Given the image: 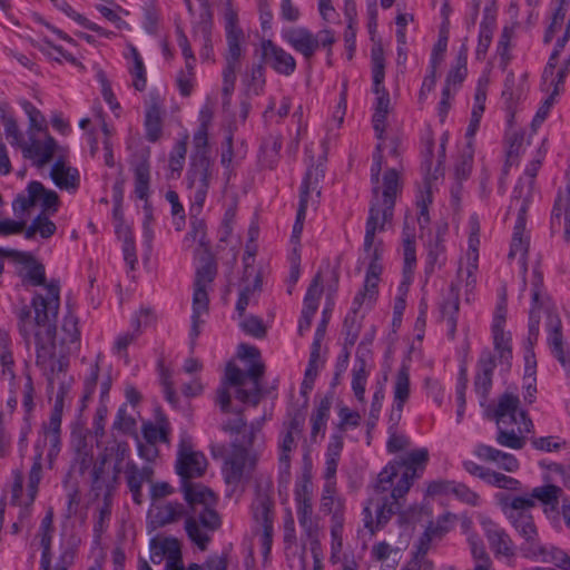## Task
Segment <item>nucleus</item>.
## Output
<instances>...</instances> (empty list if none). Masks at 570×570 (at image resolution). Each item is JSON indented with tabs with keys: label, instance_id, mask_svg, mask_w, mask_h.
<instances>
[{
	"label": "nucleus",
	"instance_id": "obj_1",
	"mask_svg": "<svg viewBox=\"0 0 570 570\" xmlns=\"http://www.w3.org/2000/svg\"><path fill=\"white\" fill-rule=\"evenodd\" d=\"M180 488L189 508L184 529L188 539L199 550L205 551L212 540L210 533L222 525L220 517L215 510L217 498L209 488L199 483L185 482Z\"/></svg>",
	"mask_w": 570,
	"mask_h": 570
},
{
	"label": "nucleus",
	"instance_id": "obj_2",
	"mask_svg": "<svg viewBox=\"0 0 570 570\" xmlns=\"http://www.w3.org/2000/svg\"><path fill=\"white\" fill-rule=\"evenodd\" d=\"M237 354L240 360L249 361V366L246 371H243L234 363L229 362L226 365L223 384L237 387L235 396L240 402L257 406L263 396L261 380L265 373V365L261 360V352L255 346L240 344Z\"/></svg>",
	"mask_w": 570,
	"mask_h": 570
},
{
	"label": "nucleus",
	"instance_id": "obj_3",
	"mask_svg": "<svg viewBox=\"0 0 570 570\" xmlns=\"http://www.w3.org/2000/svg\"><path fill=\"white\" fill-rule=\"evenodd\" d=\"M399 188V174L395 169H389L383 176V190L380 186L372 188L368 217L365 225L364 250L373 252L380 248L381 242L374 243L375 234L384 232L394 216L395 198Z\"/></svg>",
	"mask_w": 570,
	"mask_h": 570
},
{
	"label": "nucleus",
	"instance_id": "obj_4",
	"mask_svg": "<svg viewBox=\"0 0 570 570\" xmlns=\"http://www.w3.org/2000/svg\"><path fill=\"white\" fill-rule=\"evenodd\" d=\"M46 295L35 293L31 307L35 311V324L43 328L46 336L51 340L57 332V317L60 307V282L51 278L46 285Z\"/></svg>",
	"mask_w": 570,
	"mask_h": 570
},
{
	"label": "nucleus",
	"instance_id": "obj_5",
	"mask_svg": "<svg viewBox=\"0 0 570 570\" xmlns=\"http://www.w3.org/2000/svg\"><path fill=\"white\" fill-rule=\"evenodd\" d=\"M213 173L214 161L210 156H190L189 167L186 173V184L193 191V212L198 213L203 210Z\"/></svg>",
	"mask_w": 570,
	"mask_h": 570
},
{
	"label": "nucleus",
	"instance_id": "obj_6",
	"mask_svg": "<svg viewBox=\"0 0 570 570\" xmlns=\"http://www.w3.org/2000/svg\"><path fill=\"white\" fill-rule=\"evenodd\" d=\"M519 550L522 558L532 562L551 563L563 570H570V556L561 548L542 542L539 532L523 538Z\"/></svg>",
	"mask_w": 570,
	"mask_h": 570
},
{
	"label": "nucleus",
	"instance_id": "obj_7",
	"mask_svg": "<svg viewBox=\"0 0 570 570\" xmlns=\"http://www.w3.org/2000/svg\"><path fill=\"white\" fill-rule=\"evenodd\" d=\"M535 502L523 497H507L501 508L517 534L523 539L539 532L531 510Z\"/></svg>",
	"mask_w": 570,
	"mask_h": 570
},
{
	"label": "nucleus",
	"instance_id": "obj_8",
	"mask_svg": "<svg viewBox=\"0 0 570 570\" xmlns=\"http://www.w3.org/2000/svg\"><path fill=\"white\" fill-rule=\"evenodd\" d=\"M207 468V459L200 452L194 450L191 438L181 435L178 448L175 470L180 476V483L190 482L191 479L204 475Z\"/></svg>",
	"mask_w": 570,
	"mask_h": 570
},
{
	"label": "nucleus",
	"instance_id": "obj_9",
	"mask_svg": "<svg viewBox=\"0 0 570 570\" xmlns=\"http://www.w3.org/2000/svg\"><path fill=\"white\" fill-rule=\"evenodd\" d=\"M224 30L227 46L224 60L242 63V58L246 52V38L239 27L238 11L234 7L233 0H226L225 2Z\"/></svg>",
	"mask_w": 570,
	"mask_h": 570
},
{
	"label": "nucleus",
	"instance_id": "obj_10",
	"mask_svg": "<svg viewBox=\"0 0 570 570\" xmlns=\"http://www.w3.org/2000/svg\"><path fill=\"white\" fill-rule=\"evenodd\" d=\"M325 177V166L323 163L316 165L312 164L308 166L299 188V202L296 213V220L293 226V237H299L303 230V223L306 217V210L308 207L312 194L315 193L316 198L321 197V181Z\"/></svg>",
	"mask_w": 570,
	"mask_h": 570
},
{
	"label": "nucleus",
	"instance_id": "obj_11",
	"mask_svg": "<svg viewBox=\"0 0 570 570\" xmlns=\"http://www.w3.org/2000/svg\"><path fill=\"white\" fill-rule=\"evenodd\" d=\"M428 462L429 451L421 448L409 452L400 463L395 464L402 465L404 471L392 491L393 499L400 500L409 492L413 482L423 475Z\"/></svg>",
	"mask_w": 570,
	"mask_h": 570
},
{
	"label": "nucleus",
	"instance_id": "obj_12",
	"mask_svg": "<svg viewBox=\"0 0 570 570\" xmlns=\"http://www.w3.org/2000/svg\"><path fill=\"white\" fill-rule=\"evenodd\" d=\"M8 254V258H12L16 264L20 265L17 269V275L21 279L23 286H43L46 288V285L48 284L46 278V267L40 261L29 252L11 249Z\"/></svg>",
	"mask_w": 570,
	"mask_h": 570
},
{
	"label": "nucleus",
	"instance_id": "obj_13",
	"mask_svg": "<svg viewBox=\"0 0 570 570\" xmlns=\"http://www.w3.org/2000/svg\"><path fill=\"white\" fill-rule=\"evenodd\" d=\"M368 254L371 261L366 269L363 288L355 295L352 302V306H354L355 309H360L364 303L372 306L379 296L380 275L383 271L380 263L381 249L374 247L373 252Z\"/></svg>",
	"mask_w": 570,
	"mask_h": 570
},
{
	"label": "nucleus",
	"instance_id": "obj_14",
	"mask_svg": "<svg viewBox=\"0 0 570 570\" xmlns=\"http://www.w3.org/2000/svg\"><path fill=\"white\" fill-rule=\"evenodd\" d=\"M548 333L547 344L552 356L560 363L567 374L570 375V344L563 338L562 323L554 313H549L546 322Z\"/></svg>",
	"mask_w": 570,
	"mask_h": 570
},
{
	"label": "nucleus",
	"instance_id": "obj_15",
	"mask_svg": "<svg viewBox=\"0 0 570 570\" xmlns=\"http://www.w3.org/2000/svg\"><path fill=\"white\" fill-rule=\"evenodd\" d=\"M262 60L276 73L285 77L292 76L296 70V59L283 47L276 45L271 39H265L261 43Z\"/></svg>",
	"mask_w": 570,
	"mask_h": 570
},
{
	"label": "nucleus",
	"instance_id": "obj_16",
	"mask_svg": "<svg viewBox=\"0 0 570 570\" xmlns=\"http://www.w3.org/2000/svg\"><path fill=\"white\" fill-rule=\"evenodd\" d=\"M118 489L115 476L106 469V459L97 458L90 471V491L96 499L101 498L106 505H112V499Z\"/></svg>",
	"mask_w": 570,
	"mask_h": 570
},
{
	"label": "nucleus",
	"instance_id": "obj_17",
	"mask_svg": "<svg viewBox=\"0 0 570 570\" xmlns=\"http://www.w3.org/2000/svg\"><path fill=\"white\" fill-rule=\"evenodd\" d=\"M448 232V225L439 226L435 236L425 245L424 275L426 281L435 273L442 269L448 261L444 235Z\"/></svg>",
	"mask_w": 570,
	"mask_h": 570
},
{
	"label": "nucleus",
	"instance_id": "obj_18",
	"mask_svg": "<svg viewBox=\"0 0 570 570\" xmlns=\"http://www.w3.org/2000/svg\"><path fill=\"white\" fill-rule=\"evenodd\" d=\"M135 180V195L144 200L142 225H153V207L148 200L150 185V164L147 157H141L132 167Z\"/></svg>",
	"mask_w": 570,
	"mask_h": 570
},
{
	"label": "nucleus",
	"instance_id": "obj_19",
	"mask_svg": "<svg viewBox=\"0 0 570 570\" xmlns=\"http://www.w3.org/2000/svg\"><path fill=\"white\" fill-rule=\"evenodd\" d=\"M254 460L249 459L248 450L240 444L233 443L232 452L225 459L224 474L228 484H238L245 473V469L248 466L249 470L254 468Z\"/></svg>",
	"mask_w": 570,
	"mask_h": 570
},
{
	"label": "nucleus",
	"instance_id": "obj_20",
	"mask_svg": "<svg viewBox=\"0 0 570 570\" xmlns=\"http://www.w3.org/2000/svg\"><path fill=\"white\" fill-rule=\"evenodd\" d=\"M497 365L495 354L489 348L482 350L474 376V391L481 396L482 402L487 401L492 389V379Z\"/></svg>",
	"mask_w": 570,
	"mask_h": 570
},
{
	"label": "nucleus",
	"instance_id": "obj_21",
	"mask_svg": "<svg viewBox=\"0 0 570 570\" xmlns=\"http://www.w3.org/2000/svg\"><path fill=\"white\" fill-rule=\"evenodd\" d=\"M282 39L305 60H309L317 51V42L314 33L305 27H292L282 30Z\"/></svg>",
	"mask_w": 570,
	"mask_h": 570
},
{
	"label": "nucleus",
	"instance_id": "obj_22",
	"mask_svg": "<svg viewBox=\"0 0 570 570\" xmlns=\"http://www.w3.org/2000/svg\"><path fill=\"white\" fill-rule=\"evenodd\" d=\"M482 529L494 554L503 557L514 556V543L509 533L490 519L482 520Z\"/></svg>",
	"mask_w": 570,
	"mask_h": 570
},
{
	"label": "nucleus",
	"instance_id": "obj_23",
	"mask_svg": "<svg viewBox=\"0 0 570 570\" xmlns=\"http://www.w3.org/2000/svg\"><path fill=\"white\" fill-rule=\"evenodd\" d=\"M149 549L150 561L154 564H160L164 560L166 562L178 560L183 557L180 541L174 537H155L149 542Z\"/></svg>",
	"mask_w": 570,
	"mask_h": 570
},
{
	"label": "nucleus",
	"instance_id": "obj_24",
	"mask_svg": "<svg viewBox=\"0 0 570 570\" xmlns=\"http://www.w3.org/2000/svg\"><path fill=\"white\" fill-rule=\"evenodd\" d=\"M460 309V288L455 283H451L448 293L440 303V313L448 324V335L454 340L458 326V315Z\"/></svg>",
	"mask_w": 570,
	"mask_h": 570
},
{
	"label": "nucleus",
	"instance_id": "obj_25",
	"mask_svg": "<svg viewBox=\"0 0 570 570\" xmlns=\"http://www.w3.org/2000/svg\"><path fill=\"white\" fill-rule=\"evenodd\" d=\"M50 177L55 185L62 190L75 193L80 186L78 169L67 165L62 156H59L52 165Z\"/></svg>",
	"mask_w": 570,
	"mask_h": 570
},
{
	"label": "nucleus",
	"instance_id": "obj_26",
	"mask_svg": "<svg viewBox=\"0 0 570 570\" xmlns=\"http://www.w3.org/2000/svg\"><path fill=\"white\" fill-rule=\"evenodd\" d=\"M312 484L307 475L295 487L294 495L297 503V519L301 527L315 524L312 509Z\"/></svg>",
	"mask_w": 570,
	"mask_h": 570
},
{
	"label": "nucleus",
	"instance_id": "obj_27",
	"mask_svg": "<svg viewBox=\"0 0 570 570\" xmlns=\"http://www.w3.org/2000/svg\"><path fill=\"white\" fill-rule=\"evenodd\" d=\"M58 148L56 139L47 135L45 140L35 139L30 145L26 146L23 155L26 158L32 159L35 165L41 168L52 159Z\"/></svg>",
	"mask_w": 570,
	"mask_h": 570
},
{
	"label": "nucleus",
	"instance_id": "obj_28",
	"mask_svg": "<svg viewBox=\"0 0 570 570\" xmlns=\"http://www.w3.org/2000/svg\"><path fill=\"white\" fill-rule=\"evenodd\" d=\"M73 455L70 471L83 475L90 468H94V446L88 443L85 436H77L72 442Z\"/></svg>",
	"mask_w": 570,
	"mask_h": 570
},
{
	"label": "nucleus",
	"instance_id": "obj_29",
	"mask_svg": "<svg viewBox=\"0 0 570 570\" xmlns=\"http://www.w3.org/2000/svg\"><path fill=\"white\" fill-rule=\"evenodd\" d=\"M473 453L480 460L497 462L499 468L505 470L507 472H515L520 466L518 459L513 454L503 452L483 443L478 444L474 448Z\"/></svg>",
	"mask_w": 570,
	"mask_h": 570
},
{
	"label": "nucleus",
	"instance_id": "obj_30",
	"mask_svg": "<svg viewBox=\"0 0 570 570\" xmlns=\"http://www.w3.org/2000/svg\"><path fill=\"white\" fill-rule=\"evenodd\" d=\"M403 282L409 284L412 282L414 268L416 266V245L414 229L410 228L407 224L404 225L403 232Z\"/></svg>",
	"mask_w": 570,
	"mask_h": 570
},
{
	"label": "nucleus",
	"instance_id": "obj_31",
	"mask_svg": "<svg viewBox=\"0 0 570 570\" xmlns=\"http://www.w3.org/2000/svg\"><path fill=\"white\" fill-rule=\"evenodd\" d=\"M519 404L520 400L517 395L512 393L501 395L494 412L497 425L518 423Z\"/></svg>",
	"mask_w": 570,
	"mask_h": 570
},
{
	"label": "nucleus",
	"instance_id": "obj_32",
	"mask_svg": "<svg viewBox=\"0 0 570 570\" xmlns=\"http://www.w3.org/2000/svg\"><path fill=\"white\" fill-rule=\"evenodd\" d=\"M441 534L442 529L440 527L430 524L415 543V551L413 552V558L411 560L416 561L419 564L423 566L424 570H432L433 563L426 558V554L431 548L433 537Z\"/></svg>",
	"mask_w": 570,
	"mask_h": 570
},
{
	"label": "nucleus",
	"instance_id": "obj_33",
	"mask_svg": "<svg viewBox=\"0 0 570 570\" xmlns=\"http://www.w3.org/2000/svg\"><path fill=\"white\" fill-rule=\"evenodd\" d=\"M494 351L498 354L499 364L509 370L512 360V337L510 332H504V328H492Z\"/></svg>",
	"mask_w": 570,
	"mask_h": 570
},
{
	"label": "nucleus",
	"instance_id": "obj_34",
	"mask_svg": "<svg viewBox=\"0 0 570 570\" xmlns=\"http://www.w3.org/2000/svg\"><path fill=\"white\" fill-rule=\"evenodd\" d=\"M124 478L129 493L131 494L132 502L137 505L142 504L144 494H142V485L144 480L138 472V465L132 460H128L125 464L124 469Z\"/></svg>",
	"mask_w": 570,
	"mask_h": 570
},
{
	"label": "nucleus",
	"instance_id": "obj_35",
	"mask_svg": "<svg viewBox=\"0 0 570 570\" xmlns=\"http://www.w3.org/2000/svg\"><path fill=\"white\" fill-rule=\"evenodd\" d=\"M562 494V489L554 484H546L542 487H535L532 489L531 493L528 497H523L524 499H530L535 502V500L540 501L543 505H546V512L548 509L551 511H557L559 507V499Z\"/></svg>",
	"mask_w": 570,
	"mask_h": 570
},
{
	"label": "nucleus",
	"instance_id": "obj_36",
	"mask_svg": "<svg viewBox=\"0 0 570 570\" xmlns=\"http://www.w3.org/2000/svg\"><path fill=\"white\" fill-rule=\"evenodd\" d=\"M376 95V101L374 106V114L372 117L373 129L379 139L383 138L385 131V122L390 112V94L389 91L382 90Z\"/></svg>",
	"mask_w": 570,
	"mask_h": 570
},
{
	"label": "nucleus",
	"instance_id": "obj_37",
	"mask_svg": "<svg viewBox=\"0 0 570 570\" xmlns=\"http://www.w3.org/2000/svg\"><path fill=\"white\" fill-rule=\"evenodd\" d=\"M410 366L403 362L396 373L393 384V403L405 405L410 399Z\"/></svg>",
	"mask_w": 570,
	"mask_h": 570
},
{
	"label": "nucleus",
	"instance_id": "obj_38",
	"mask_svg": "<svg viewBox=\"0 0 570 570\" xmlns=\"http://www.w3.org/2000/svg\"><path fill=\"white\" fill-rule=\"evenodd\" d=\"M208 294L207 286H196L194 285V294H193V314L191 321L193 326L190 331V335L196 337L199 334L198 324L200 315L207 313L208 311Z\"/></svg>",
	"mask_w": 570,
	"mask_h": 570
},
{
	"label": "nucleus",
	"instance_id": "obj_39",
	"mask_svg": "<svg viewBox=\"0 0 570 570\" xmlns=\"http://www.w3.org/2000/svg\"><path fill=\"white\" fill-rule=\"evenodd\" d=\"M243 82L248 94L259 96L266 83L265 67L263 63H254L243 76Z\"/></svg>",
	"mask_w": 570,
	"mask_h": 570
},
{
	"label": "nucleus",
	"instance_id": "obj_40",
	"mask_svg": "<svg viewBox=\"0 0 570 570\" xmlns=\"http://www.w3.org/2000/svg\"><path fill=\"white\" fill-rule=\"evenodd\" d=\"M187 517V510L179 502H167L166 504L158 507L155 514V521L158 525L164 527L176 522L181 517Z\"/></svg>",
	"mask_w": 570,
	"mask_h": 570
},
{
	"label": "nucleus",
	"instance_id": "obj_41",
	"mask_svg": "<svg viewBox=\"0 0 570 570\" xmlns=\"http://www.w3.org/2000/svg\"><path fill=\"white\" fill-rule=\"evenodd\" d=\"M360 309H355L354 306L351 307V311L346 314L343 322V334H344V344L343 346L351 348L356 343L362 323L357 317V313Z\"/></svg>",
	"mask_w": 570,
	"mask_h": 570
},
{
	"label": "nucleus",
	"instance_id": "obj_42",
	"mask_svg": "<svg viewBox=\"0 0 570 570\" xmlns=\"http://www.w3.org/2000/svg\"><path fill=\"white\" fill-rule=\"evenodd\" d=\"M98 458H105L106 463L108 460H114L117 463L128 462L130 459V446L127 441L112 440L108 442L104 452H101Z\"/></svg>",
	"mask_w": 570,
	"mask_h": 570
},
{
	"label": "nucleus",
	"instance_id": "obj_43",
	"mask_svg": "<svg viewBox=\"0 0 570 570\" xmlns=\"http://www.w3.org/2000/svg\"><path fill=\"white\" fill-rule=\"evenodd\" d=\"M321 295H322L321 275L317 274L306 291L304 302H303V309H302L301 314L314 317V315L318 308Z\"/></svg>",
	"mask_w": 570,
	"mask_h": 570
},
{
	"label": "nucleus",
	"instance_id": "obj_44",
	"mask_svg": "<svg viewBox=\"0 0 570 570\" xmlns=\"http://www.w3.org/2000/svg\"><path fill=\"white\" fill-rule=\"evenodd\" d=\"M372 62V78H373V92L380 94L385 90V59L382 49H373L371 53Z\"/></svg>",
	"mask_w": 570,
	"mask_h": 570
},
{
	"label": "nucleus",
	"instance_id": "obj_45",
	"mask_svg": "<svg viewBox=\"0 0 570 570\" xmlns=\"http://www.w3.org/2000/svg\"><path fill=\"white\" fill-rule=\"evenodd\" d=\"M42 191V184L37 180H32L27 186V195L19 194L13 203L12 208L16 214L24 213L37 203V193Z\"/></svg>",
	"mask_w": 570,
	"mask_h": 570
},
{
	"label": "nucleus",
	"instance_id": "obj_46",
	"mask_svg": "<svg viewBox=\"0 0 570 570\" xmlns=\"http://www.w3.org/2000/svg\"><path fill=\"white\" fill-rule=\"evenodd\" d=\"M242 63L225 61V66L223 68L222 77H223V105L227 106L230 102V97L235 89L236 83V73L239 70Z\"/></svg>",
	"mask_w": 570,
	"mask_h": 570
},
{
	"label": "nucleus",
	"instance_id": "obj_47",
	"mask_svg": "<svg viewBox=\"0 0 570 570\" xmlns=\"http://www.w3.org/2000/svg\"><path fill=\"white\" fill-rule=\"evenodd\" d=\"M116 233L119 236L124 237L122 254L126 264L130 267V269H135L138 261L136 254L135 238L130 229L127 226H124L122 223H120L116 228Z\"/></svg>",
	"mask_w": 570,
	"mask_h": 570
},
{
	"label": "nucleus",
	"instance_id": "obj_48",
	"mask_svg": "<svg viewBox=\"0 0 570 570\" xmlns=\"http://www.w3.org/2000/svg\"><path fill=\"white\" fill-rule=\"evenodd\" d=\"M57 230L56 224L50 220L47 216L39 214L24 230V237L32 239L37 233L42 238L51 237Z\"/></svg>",
	"mask_w": 570,
	"mask_h": 570
},
{
	"label": "nucleus",
	"instance_id": "obj_49",
	"mask_svg": "<svg viewBox=\"0 0 570 570\" xmlns=\"http://www.w3.org/2000/svg\"><path fill=\"white\" fill-rule=\"evenodd\" d=\"M130 57L132 67L129 68L130 75L134 77L132 86L138 91H144L147 86L146 68L142 58L136 47L130 46Z\"/></svg>",
	"mask_w": 570,
	"mask_h": 570
},
{
	"label": "nucleus",
	"instance_id": "obj_50",
	"mask_svg": "<svg viewBox=\"0 0 570 570\" xmlns=\"http://www.w3.org/2000/svg\"><path fill=\"white\" fill-rule=\"evenodd\" d=\"M254 519L262 527L273 525V501L265 494H259L252 505Z\"/></svg>",
	"mask_w": 570,
	"mask_h": 570
},
{
	"label": "nucleus",
	"instance_id": "obj_51",
	"mask_svg": "<svg viewBox=\"0 0 570 570\" xmlns=\"http://www.w3.org/2000/svg\"><path fill=\"white\" fill-rule=\"evenodd\" d=\"M145 130H146V139L150 142H156L161 134V116L160 110L157 106L150 107L146 112L145 118Z\"/></svg>",
	"mask_w": 570,
	"mask_h": 570
},
{
	"label": "nucleus",
	"instance_id": "obj_52",
	"mask_svg": "<svg viewBox=\"0 0 570 570\" xmlns=\"http://www.w3.org/2000/svg\"><path fill=\"white\" fill-rule=\"evenodd\" d=\"M36 343V364L40 367H46L48 363L51 361L55 354V344L53 338L48 340L47 343L42 342L41 334L39 331L32 334Z\"/></svg>",
	"mask_w": 570,
	"mask_h": 570
},
{
	"label": "nucleus",
	"instance_id": "obj_53",
	"mask_svg": "<svg viewBox=\"0 0 570 570\" xmlns=\"http://www.w3.org/2000/svg\"><path fill=\"white\" fill-rule=\"evenodd\" d=\"M296 448V442L292 431H287L279 442V470L281 473L289 475L291 452Z\"/></svg>",
	"mask_w": 570,
	"mask_h": 570
},
{
	"label": "nucleus",
	"instance_id": "obj_54",
	"mask_svg": "<svg viewBox=\"0 0 570 570\" xmlns=\"http://www.w3.org/2000/svg\"><path fill=\"white\" fill-rule=\"evenodd\" d=\"M190 213V223H189V232L187 233L185 240L198 242L200 246H206V223L203 218H199V214L202 212H193L191 207L189 208Z\"/></svg>",
	"mask_w": 570,
	"mask_h": 570
},
{
	"label": "nucleus",
	"instance_id": "obj_55",
	"mask_svg": "<svg viewBox=\"0 0 570 570\" xmlns=\"http://www.w3.org/2000/svg\"><path fill=\"white\" fill-rule=\"evenodd\" d=\"M495 441L499 445L513 450H520L525 444L524 436L503 428V424L497 425Z\"/></svg>",
	"mask_w": 570,
	"mask_h": 570
},
{
	"label": "nucleus",
	"instance_id": "obj_56",
	"mask_svg": "<svg viewBox=\"0 0 570 570\" xmlns=\"http://www.w3.org/2000/svg\"><path fill=\"white\" fill-rule=\"evenodd\" d=\"M564 212V220H567V215H570V195L567 193V197L563 198L561 195L558 196V198L554 200L553 208L551 210V230L552 233L556 230V228H559L561 225V216ZM567 230V222H564V232ZM566 239H570V236L567 237L564 235Z\"/></svg>",
	"mask_w": 570,
	"mask_h": 570
},
{
	"label": "nucleus",
	"instance_id": "obj_57",
	"mask_svg": "<svg viewBox=\"0 0 570 570\" xmlns=\"http://www.w3.org/2000/svg\"><path fill=\"white\" fill-rule=\"evenodd\" d=\"M200 33V41H202V49L199 52V56L203 60H213L214 57V48H213V40H212V22L210 21H203L198 28L197 31ZM194 39H197V33L194 35Z\"/></svg>",
	"mask_w": 570,
	"mask_h": 570
},
{
	"label": "nucleus",
	"instance_id": "obj_58",
	"mask_svg": "<svg viewBox=\"0 0 570 570\" xmlns=\"http://www.w3.org/2000/svg\"><path fill=\"white\" fill-rule=\"evenodd\" d=\"M399 471L397 466L394 464H387L377 475V481L374 487L376 493H385L387 491H393L394 489V479L397 476ZM393 501L392 495L389 498Z\"/></svg>",
	"mask_w": 570,
	"mask_h": 570
},
{
	"label": "nucleus",
	"instance_id": "obj_59",
	"mask_svg": "<svg viewBox=\"0 0 570 570\" xmlns=\"http://www.w3.org/2000/svg\"><path fill=\"white\" fill-rule=\"evenodd\" d=\"M400 508L399 500L384 498L382 502L376 504L375 529H382Z\"/></svg>",
	"mask_w": 570,
	"mask_h": 570
},
{
	"label": "nucleus",
	"instance_id": "obj_60",
	"mask_svg": "<svg viewBox=\"0 0 570 570\" xmlns=\"http://www.w3.org/2000/svg\"><path fill=\"white\" fill-rule=\"evenodd\" d=\"M62 343L63 344H77L80 341V331L78 328V317L68 312L62 321Z\"/></svg>",
	"mask_w": 570,
	"mask_h": 570
},
{
	"label": "nucleus",
	"instance_id": "obj_61",
	"mask_svg": "<svg viewBox=\"0 0 570 570\" xmlns=\"http://www.w3.org/2000/svg\"><path fill=\"white\" fill-rule=\"evenodd\" d=\"M18 330L27 345L30 344L35 330V322L31 321V306L23 305L17 313Z\"/></svg>",
	"mask_w": 570,
	"mask_h": 570
},
{
	"label": "nucleus",
	"instance_id": "obj_62",
	"mask_svg": "<svg viewBox=\"0 0 570 570\" xmlns=\"http://www.w3.org/2000/svg\"><path fill=\"white\" fill-rule=\"evenodd\" d=\"M540 165L541 163L538 160L531 163V165L525 168V176L520 177L517 181V185L514 186L517 196H523L524 190H527V195L532 194L534 187V178Z\"/></svg>",
	"mask_w": 570,
	"mask_h": 570
},
{
	"label": "nucleus",
	"instance_id": "obj_63",
	"mask_svg": "<svg viewBox=\"0 0 570 570\" xmlns=\"http://www.w3.org/2000/svg\"><path fill=\"white\" fill-rule=\"evenodd\" d=\"M9 337L8 335H3L0 340L1 351H0V364H1V373L3 376H7L10 381L14 380V361L12 352L9 346Z\"/></svg>",
	"mask_w": 570,
	"mask_h": 570
},
{
	"label": "nucleus",
	"instance_id": "obj_64",
	"mask_svg": "<svg viewBox=\"0 0 570 570\" xmlns=\"http://www.w3.org/2000/svg\"><path fill=\"white\" fill-rule=\"evenodd\" d=\"M473 144L469 140L460 160L455 165V177L459 180H464L470 176L473 166Z\"/></svg>",
	"mask_w": 570,
	"mask_h": 570
}]
</instances>
